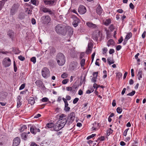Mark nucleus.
<instances>
[{"mask_svg":"<svg viewBox=\"0 0 146 146\" xmlns=\"http://www.w3.org/2000/svg\"><path fill=\"white\" fill-rule=\"evenodd\" d=\"M56 59L58 64L60 66L63 65L65 62V57L62 53H58L56 55Z\"/></svg>","mask_w":146,"mask_h":146,"instance_id":"nucleus-1","label":"nucleus"},{"mask_svg":"<svg viewBox=\"0 0 146 146\" xmlns=\"http://www.w3.org/2000/svg\"><path fill=\"white\" fill-rule=\"evenodd\" d=\"M65 28V27H64L62 25L59 24L56 27V31L58 34L65 35L66 34Z\"/></svg>","mask_w":146,"mask_h":146,"instance_id":"nucleus-2","label":"nucleus"},{"mask_svg":"<svg viewBox=\"0 0 146 146\" xmlns=\"http://www.w3.org/2000/svg\"><path fill=\"white\" fill-rule=\"evenodd\" d=\"M75 117V113L74 112H72L68 115V117L67 119L68 120V123L67 125H69L74 120Z\"/></svg>","mask_w":146,"mask_h":146,"instance_id":"nucleus-3","label":"nucleus"},{"mask_svg":"<svg viewBox=\"0 0 146 146\" xmlns=\"http://www.w3.org/2000/svg\"><path fill=\"white\" fill-rule=\"evenodd\" d=\"M57 0H43L44 4L45 5H48L49 6H52L55 5Z\"/></svg>","mask_w":146,"mask_h":146,"instance_id":"nucleus-4","label":"nucleus"},{"mask_svg":"<svg viewBox=\"0 0 146 146\" xmlns=\"http://www.w3.org/2000/svg\"><path fill=\"white\" fill-rule=\"evenodd\" d=\"M19 7V5L18 4H15L12 7L10 13L11 15H13L15 14V12L17 11Z\"/></svg>","mask_w":146,"mask_h":146,"instance_id":"nucleus-5","label":"nucleus"},{"mask_svg":"<svg viewBox=\"0 0 146 146\" xmlns=\"http://www.w3.org/2000/svg\"><path fill=\"white\" fill-rule=\"evenodd\" d=\"M100 31L98 30H95L93 32L92 34V38L94 40L97 41L98 38L99 36Z\"/></svg>","mask_w":146,"mask_h":146,"instance_id":"nucleus-6","label":"nucleus"},{"mask_svg":"<svg viewBox=\"0 0 146 146\" xmlns=\"http://www.w3.org/2000/svg\"><path fill=\"white\" fill-rule=\"evenodd\" d=\"M78 63L76 61H73L71 62L70 65L69 70L71 71L75 70L77 69Z\"/></svg>","mask_w":146,"mask_h":146,"instance_id":"nucleus-7","label":"nucleus"},{"mask_svg":"<svg viewBox=\"0 0 146 146\" xmlns=\"http://www.w3.org/2000/svg\"><path fill=\"white\" fill-rule=\"evenodd\" d=\"M49 71L46 67L44 68L42 71V76L46 78L49 74Z\"/></svg>","mask_w":146,"mask_h":146,"instance_id":"nucleus-8","label":"nucleus"},{"mask_svg":"<svg viewBox=\"0 0 146 146\" xmlns=\"http://www.w3.org/2000/svg\"><path fill=\"white\" fill-rule=\"evenodd\" d=\"M3 64L5 67H7L9 66L11 64L10 59L8 58H5L4 59Z\"/></svg>","mask_w":146,"mask_h":146,"instance_id":"nucleus-9","label":"nucleus"},{"mask_svg":"<svg viewBox=\"0 0 146 146\" xmlns=\"http://www.w3.org/2000/svg\"><path fill=\"white\" fill-rule=\"evenodd\" d=\"M65 29L66 33H67L69 36H71L72 35L73 31L72 28L69 26H67L65 27Z\"/></svg>","mask_w":146,"mask_h":146,"instance_id":"nucleus-10","label":"nucleus"},{"mask_svg":"<svg viewBox=\"0 0 146 146\" xmlns=\"http://www.w3.org/2000/svg\"><path fill=\"white\" fill-rule=\"evenodd\" d=\"M78 11L80 14H83L86 12V9L84 6L83 5H80L78 8Z\"/></svg>","mask_w":146,"mask_h":146,"instance_id":"nucleus-11","label":"nucleus"},{"mask_svg":"<svg viewBox=\"0 0 146 146\" xmlns=\"http://www.w3.org/2000/svg\"><path fill=\"white\" fill-rule=\"evenodd\" d=\"M57 122L63 127H64L65 124L68 123V120L66 118H64V119L59 120Z\"/></svg>","mask_w":146,"mask_h":146,"instance_id":"nucleus-12","label":"nucleus"},{"mask_svg":"<svg viewBox=\"0 0 146 146\" xmlns=\"http://www.w3.org/2000/svg\"><path fill=\"white\" fill-rule=\"evenodd\" d=\"M42 18L45 24H48L51 21L50 17L48 15L43 16L42 17Z\"/></svg>","mask_w":146,"mask_h":146,"instance_id":"nucleus-13","label":"nucleus"},{"mask_svg":"<svg viewBox=\"0 0 146 146\" xmlns=\"http://www.w3.org/2000/svg\"><path fill=\"white\" fill-rule=\"evenodd\" d=\"M53 129L55 131H58L62 128L63 127L61 126L60 124L59 123L57 122L54 125Z\"/></svg>","mask_w":146,"mask_h":146,"instance_id":"nucleus-14","label":"nucleus"},{"mask_svg":"<svg viewBox=\"0 0 146 146\" xmlns=\"http://www.w3.org/2000/svg\"><path fill=\"white\" fill-rule=\"evenodd\" d=\"M41 10L44 13H48L50 15H54V13L50 9L45 7H42Z\"/></svg>","mask_w":146,"mask_h":146,"instance_id":"nucleus-15","label":"nucleus"},{"mask_svg":"<svg viewBox=\"0 0 146 146\" xmlns=\"http://www.w3.org/2000/svg\"><path fill=\"white\" fill-rule=\"evenodd\" d=\"M86 24L88 27L91 29H96L98 27V25L91 22H87Z\"/></svg>","mask_w":146,"mask_h":146,"instance_id":"nucleus-16","label":"nucleus"},{"mask_svg":"<svg viewBox=\"0 0 146 146\" xmlns=\"http://www.w3.org/2000/svg\"><path fill=\"white\" fill-rule=\"evenodd\" d=\"M20 139L19 137H15L13 140V146H18L20 143Z\"/></svg>","mask_w":146,"mask_h":146,"instance_id":"nucleus-17","label":"nucleus"},{"mask_svg":"<svg viewBox=\"0 0 146 146\" xmlns=\"http://www.w3.org/2000/svg\"><path fill=\"white\" fill-rule=\"evenodd\" d=\"M7 35L12 40H13L14 36V33L11 30H9L7 32Z\"/></svg>","mask_w":146,"mask_h":146,"instance_id":"nucleus-18","label":"nucleus"},{"mask_svg":"<svg viewBox=\"0 0 146 146\" xmlns=\"http://www.w3.org/2000/svg\"><path fill=\"white\" fill-rule=\"evenodd\" d=\"M80 22V20L78 18L76 17L74 18V21L73 23V25L74 27H76L78 25V23Z\"/></svg>","mask_w":146,"mask_h":146,"instance_id":"nucleus-19","label":"nucleus"},{"mask_svg":"<svg viewBox=\"0 0 146 146\" xmlns=\"http://www.w3.org/2000/svg\"><path fill=\"white\" fill-rule=\"evenodd\" d=\"M103 9H102L100 5H99L96 9V12L98 14L100 15L102 13Z\"/></svg>","mask_w":146,"mask_h":146,"instance_id":"nucleus-20","label":"nucleus"},{"mask_svg":"<svg viewBox=\"0 0 146 146\" xmlns=\"http://www.w3.org/2000/svg\"><path fill=\"white\" fill-rule=\"evenodd\" d=\"M115 44V42L112 39H110L107 42V45L108 46H114Z\"/></svg>","mask_w":146,"mask_h":146,"instance_id":"nucleus-21","label":"nucleus"},{"mask_svg":"<svg viewBox=\"0 0 146 146\" xmlns=\"http://www.w3.org/2000/svg\"><path fill=\"white\" fill-rule=\"evenodd\" d=\"M21 98L20 96H19L17 97V108H19L21 106Z\"/></svg>","mask_w":146,"mask_h":146,"instance_id":"nucleus-22","label":"nucleus"},{"mask_svg":"<svg viewBox=\"0 0 146 146\" xmlns=\"http://www.w3.org/2000/svg\"><path fill=\"white\" fill-rule=\"evenodd\" d=\"M35 83L39 87H42L43 84V82L40 80H37L35 82Z\"/></svg>","mask_w":146,"mask_h":146,"instance_id":"nucleus-23","label":"nucleus"},{"mask_svg":"<svg viewBox=\"0 0 146 146\" xmlns=\"http://www.w3.org/2000/svg\"><path fill=\"white\" fill-rule=\"evenodd\" d=\"M36 127L35 126H32L30 127V130L31 133L34 135L36 134Z\"/></svg>","mask_w":146,"mask_h":146,"instance_id":"nucleus-24","label":"nucleus"},{"mask_svg":"<svg viewBox=\"0 0 146 146\" xmlns=\"http://www.w3.org/2000/svg\"><path fill=\"white\" fill-rule=\"evenodd\" d=\"M28 101L29 103L31 104V105H33L35 103V99L33 97H30Z\"/></svg>","mask_w":146,"mask_h":146,"instance_id":"nucleus-25","label":"nucleus"},{"mask_svg":"<svg viewBox=\"0 0 146 146\" xmlns=\"http://www.w3.org/2000/svg\"><path fill=\"white\" fill-rule=\"evenodd\" d=\"M142 74L143 72L142 70L140 69H139L137 74L138 79L139 80H140L142 78Z\"/></svg>","mask_w":146,"mask_h":146,"instance_id":"nucleus-26","label":"nucleus"},{"mask_svg":"<svg viewBox=\"0 0 146 146\" xmlns=\"http://www.w3.org/2000/svg\"><path fill=\"white\" fill-rule=\"evenodd\" d=\"M66 90L70 92L72 94L75 93V91L73 89L72 87H67L66 88Z\"/></svg>","mask_w":146,"mask_h":146,"instance_id":"nucleus-27","label":"nucleus"},{"mask_svg":"<svg viewBox=\"0 0 146 146\" xmlns=\"http://www.w3.org/2000/svg\"><path fill=\"white\" fill-rule=\"evenodd\" d=\"M31 2L33 5L35 6H38L39 4V2L37 0H31Z\"/></svg>","mask_w":146,"mask_h":146,"instance_id":"nucleus-28","label":"nucleus"},{"mask_svg":"<svg viewBox=\"0 0 146 146\" xmlns=\"http://www.w3.org/2000/svg\"><path fill=\"white\" fill-rule=\"evenodd\" d=\"M27 133L24 132L21 134V137L22 139L26 140L27 139Z\"/></svg>","mask_w":146,"mask_h":146,"instance_id":"nucleus-29","label":"nucleus"},{"mask_svg":"<svg viewBox=\"0 0 146 146\" xmlns=\"http://www.w3.org/2000/svg\"><path fill=\"white\" fill-rule=\"evenodd\" d=\"M111 23V20L110 19H106L105 22H104V24L108 26L109 24Z\"/></svg>","mask_w":146,"mask_h":146,"instance_id":"nucleus-30","label":"nucleus"},{"mask_svg":"<svg viewBox=\"0 0 146 146\" xmlns=\"http://www.w3.org/2000/svg\"><path fill=\"white\" fill-rule=\"evenodd\" d=\"M79 87V86L76 84L74 83L72 87L73 89L75 91V93L76 92L77 90L78 89Z\"/></svg>","mask_w":146,"mask_h":146,"instance_id":"nucleus-31","label":"nucleus"},{"mask_svg":"<svg viewBox=\"0 0 146 146\" xmlns=\"http://www.w3.org/2000/svg\"><path fill=\"white\" fill-rule=\"evenodd\" d=\"M132 36V34L131 32L128 33L126 35L125 39L128 40Z\"/></svg>","mask_w":146,"mask_h":146,"instance_id":"nucleus-32","label":"nucleus"},{"mask_svg":"<svg viewBox=\"0 0 146 146\" xmlns=\"http://www.w3.org/2000/svg\"><path fill=\"white\" fill-rule=\"evenodd\" d=\"M85 63V60L83 58L81 60L80 62V64L82 68L84 67Z\"/></svg>","mask_w":146,"mask_h":146,"instance_id":"nucleus-33","label":"nucleus"},{"mask_svg":"<svg viewBox=\"0 0 146 146\" xmlns=\"http://www.w3.org/2000/svg\"><path fill=\"white\" fill-rule=\"evenodd\" d=\"M21 128L19 129L21 132L25 130L27 128V127L25 125H22L21 127Z\"/></svg>","mask_w":146,"mask_h":146,"instance_id":"nucleus-34","label":"nucleus"},{"mask_svg":"<svg viewBox=\"0 0 146 146\" xmlns=\"http://www.w3.org/2000/svg\"><path fill=\"white\" fill-rule=\"evenodd\" d=\"M111 58H108L107 59V62L110 65L111 64H113L114 63V61L113 59L112 60H111Z\"/></svg>","mask_w":146,"mask_h":146,"instance_id":"nucleus-35","label":"nucleus"},{"mask_svg":"<svg viewBox=\"0 0 146 146\" xmlns=\"http://www.w3.org/2000/svg\"><path fill=\"white\" fill-rule=\"evenodd\" d=\"M25 15L24 13L21 12L20 13L19 16V18L20 19H23L24 18Z\"/></svg>","mask_w":146,"mask_h":146,"instance_id":"nucleus-36","label":"nucleus"},{"mask_svg":"<svg viewBox=\"0 0 146 146\" xmlns=\"http://www.w3.org/2000/svg\"><path fill=\"white\" fill-rule=\"evenodd\" d=\"M66 115L64 114H62L59 115L58 119L59 120L64 119V118H66Z\"/></svg>","mask_w":146,"mask_h":146,"instance_id":"nucleus-37","label":"nucleus"},{"mask_svg":"<svg viewBox=\"0 0 146 146\" xmlns=\"http://www.w3.org/2000/svg\"><path fill=\"white\" fill-rule=\"evenodd\" d=\"M54 125V124L52 123H49L46 125V126L48 128H51L53 127Z\"/></svg>","mask_w":146,"mask_h":146,"instance_id":"nucleus-38","label":"nucleus"},{"mask_svg":"<svg viewBox=\"0 0 146 146\" xmlns=\"http://www.w3.org/2000/svg\"><path fill=\"white\" fill-rule=\"evenodd\" d=\"M25 11L29 15H31L32 14V11L31 9H29L28 8H27Z\"/></svg>","mask_w":146,"mask_h":146,"instance_id":"nucleus-39","label":"nucleus"},{"mask_svg":"<svg viewBox=\"0 0 146 146\" xmlns=\"http://www.w3.org/2000/svg\"><path fill=\"white\" fill-rule=\"evenodd\" d=\"M68 74L66 73H64L62 74L61 77L63 78H66L68 76Z\"/></svg>","mask_w":146,"mask_h":146,"instance_id":"nucleus-40","label":"nucleus"},{"mask_svg":"<svg viewBox=\"0 0 146 146\" xmlns=\"http://www.w3.org/2000/svg\"><path fill=\"white\" fill-rule=\"evenodd\" d=\"M116 74L117 77L119 79L121 77L122 74L121 72H119L117 73H116Z\"/></svg>","mask_w":146,"mask_h":146,"instance_id":"nucleus-41","label":"nucleus"},{"mask_svg":"<svg viewBox=\"0 0 146 146\" xmlns=\"http://www.w3.org/2000/svg\"><path fill=\"white\" fill-rule=\"evenodd\" d=\"M116 111L117 113L120 114L122 111V109L120 107H118L116 109Z\"/></svg>","mask_w":146,"mask_h":146,"instance_id":"nucleus-42","label":"nucleus"},{"mask_svg":"<svg viewBox=\"0 0 146 146\" xmlns=\"http://www.w3.org/2000/svg\"><path fill=\"white\" fill-rule=\"evenodd\" d=\"M69 81V79H66L63 80L62 81V83L64 84H66Z\"/></svg>","mask_w":146,"mask_h":146,"instance_id":"nucleus-43","label":"nucleus"},{"mask_svg":"<svg viewBox=\"0 0 146 146\" xmlns=\"http://www.w3.org/2000/svg\"><path fill=\"white\" fill-rule=\"evenodd\" d=\"M135 93V91H133L127 94V96H133Z\"/></svg>","mask_w":146,"mask_h":146,"instance_id":"nucleus-44","label":"nucleus"},{"mask_svg":"<svg viewBox=\"0 0 146 146\" xmlns=\"http://www.w3.org/2000/svg\"><path fill=\"white\" fill-rule=\"evenodd\" d=\"M92 49L91 48H88V49H87L86 51V53L87 54H89L92 51Z\"/></svg>","mask_w":146,"mask_h":146,"instance_id":"nucleus-45","label":"nucleus"},{"mask_svg":"<svg viewBox=\"0 0 146 146\" xmlns=\"http://www.w3.org/2000/svg\"><path fill=\"white\" fill-rule=\"evenodd\" d=\"M31 62H33L34 64H35L36 62V58L35 57H32L31 59Z\"/></svg>","mask_w":146,"mask_h":146,"instance_id":"nucleus-46","label":"nucleus"},{"mask_svg":"<svg viewBox=\"0 0 146 146\" xmlns=\"http://www.w3.org/2000/svg\"><path fill=\"white\" fill-rule=\"evenodd\" d=\"M96 135V134H92V135L89 136L87 138V139L89 140L90 139L94 137Z\"/></svg>","mask_w":146,"mask_h":146,"instance_id":"nucleus-47","label":"nucleus"},{"mask_svg":"<svg viewBox=\"0 0 146 146\" xmlns=\"http://www.w3.org/2000/svg\"><path fill=\"white\" fill-rule=\"evenodd\" d=\"M13 64H14L13 65H14V71L15 72H16L17 70V68L16 66L15 61H14Z\"/></svg>","mask_w":146,"mask_h":146,"instance_id":"nucleus-48","label":"nucleus"},{"mask_svg":"<svg viewBox=\"0 0 146 146\" xmlns=\"http://www.w3.org/2000/svg\"><path fill=\"white\" fill-rule=\"evenodd\" d=\"M113 130L110 128V130H108L107 131V134L108 135H109L111 133H112Z\"/></svg>","mask_w":146,"mask_h":146,"instance_id":"nucleus-49","label":"nucleus"},{"mask_svg":"<svg viewBox=\"0 0 146 146\" xmlns=\"http://www.w3.org/2000/svg\"><path fill=\"white\" fill-rule=\"evenodd\" d=\"M18 58L21 61H24L25 60V58L24 57L21 55H20L18 56Z\"/></svg>","mask_w":146,"mask_h":146,"instance_id":"nucleus-50","label":"nucleus"},{"mask_svg":"<svg viewBox=\"0 0 146 146\" xmlns=\"http://www.w3.org/2000/svg\"><path fill=\"white\" fill-rule=\"evenodd\" d=\"M70 110V108L68 106L67 107H64V110L66 112L69 111Z\"/></svg>","mask_w":146,"mask_h":146,"instance_id":"nucleus-51","label":"nucleus"},{"mask_svg":"<svg viewBox=\"0 0 146 146\" xmlns=\"http://www.w3.org/2000/svg\"><path fill=\"white\" fill-rule=\"evenodd\" d=\"M88 48L92 49L93 48V44L92 43L90 42L88 43Z\"/></svg>","mask_w":146,"mask_h":146,"instance_id":"nucleus-52","label":"nucleus"},{"mask_svg":"<svg viewBox=\"0 0 146 146\" xmlns=\"http://www.w3.org/2000/svg\"><path fill=\"white\" fill-rule=\"evenodd\" d=\"M79 98H75L73 100V103L74 104L76 103L79 100Z\"/></svg>","mask_w":146,"mask_h":146,"instance_id":"nucleus-53","label":"nucleus"},{"mask_svg":"<svg viewBox=\"0 0 146 146\" xmlns=\"http://www.w3.org/2000/svg\"><path fill=\"white\" fill-rule=\"evenodd\" d=\"M48 99L46 97L42 99V101L43 102H46L48 101Z\"/></svg>","mask_w":146,"mask_h":146,"instance_id":"nucleus-54","label":"nucleus"},{"mask_svg":"<svg viewBox=\"0 0 146 146\" xmlns=\"http://www.w3.org/2000/svg\"><path fill=\"white\" fill-rule=\"evenodd\" d=\"M103 73L104 75L103 76V78H105L107 76V72L106 70H105L103 71Z\"/></svg>","mask_w":146,"mask_h":146,"instance_id":"nucleus-55","label":"nucleus"},{"mask_svg":"<svg viewBox=\"0 0 146 146\" xmlns=\"http://www.w3.org/2000/svg\"><path fill=\"white\" fill-rule=\"evenodd\" d=\"M98 72H94L93 73V76L94 77H96L97 78L98 76Z\"/></svg>","mask_w":146,"mask_h":146,"instance_id":"nucleus-56","label":"nucleus"},{"mask_svg":"<svg viewBox=\"0 0 146 146\" xmlns=\"http://www.w3.org/2000/svg\"><path fill=\"white\" fill-rule=\"evenodd\" d=\"M31 23L33 25L36 24V22L35 19L34 18H32L31 20Z\"/></svg>","mask_w":146,"mask_h":146,"instance_id":"nucleus-57","label":"nucleus"},{"mask_svg":"<svg viewBox=\"0 0 146 146\" xmlns=\"http://www.w3.org/2000/svg\"><path fill=\"white\" fill-rule=\"evenodd\" d=\"M25 84H22L20 87L19 88V90H22L24 89L25 87Z\"/></svg>","mask_w":146,"mask_h":146,"instance_id":"nucleus-58","label":"nucleus"},{"mask_svg":"<svg viewBox=\"0 0 146 146\" xmlns=\"http://www.w3.org/2000/svg\"><path fill=\"white\" fill-rule=\"evenodd\" d=\"M121 45H117L116 47V50L117 51H119L121 49Z\"/></svg>","mask_w":146,"mask_h":146,"instance_id":"nucleus-59","label":"nucleus"},{"mask_svg":"<svg viewBox=\"0 0 146 146\" xmlns=\"http://www.w3.org/2000/svg\"><path fill=\"white\" fill-rule=\"evenodd\" d=\"M129 6L130 8L131 9H133L134 8V6L132 3H130L129 4Z\"/></svg>","mask_w":146,"mask_h":146,"instance_id":"nucleus-60","label":"nucleus"},{"mask_svg":"<svg viewBox=\"0 0 146 146\" xmlns=\"http://www.w3.org/2000/svg\"><path fill=\"white\" fill-rule=\"evenodd\" d=\"M129 128H128L125 130V131L123 133V135L125 136H126V135H127V132L129 130Z\"/></svg>","mask_w":146,"mask_h":146,"instance_id":"nucleus-61","label":"nucleus"},{"mask_svg":"<svg viewBox=\"0 0 146 146\" xmlns=\"http://www.w3.org/2000/svg\"><path fill=\"white\" fill-rule=\"evenodd\" d=\"M114 52L115 51L113 49H111L110 50L109 53L110 54H111L114 53Z\"/></svg>","mask_w":146,"mask_h":146,"instance_id":"nucleus-62","label":"nucleus"},{"mask_svg":"<svg viewBox=\"0 0 146 146\" xmlns=\"http://www.w3.org/2000/svg\"><path fill=\"white\" fill-rule=\"evenodd\" d=\"M97 78L95 77H93L91 80L93 82H95L96 81Z\"/></svg>","mask_w":146,"mask_h":146,"instance_id":"nucleus-63","label":"nucleus"},{"mask_svg":"<svg viewBox=\"0 0 146 146\" xmlns=\"http://www.w3.org/2000/svg\"><path fill=\"white\" fill-rule=\"evenodd\" d=\"M30 146H38V145L36 144L35 142H32L31 143Z\"/></svg>","mask_w":146,"mask_h":146,"instance_id":"nucleus-64","label":"nucleus"}]
</instances>
